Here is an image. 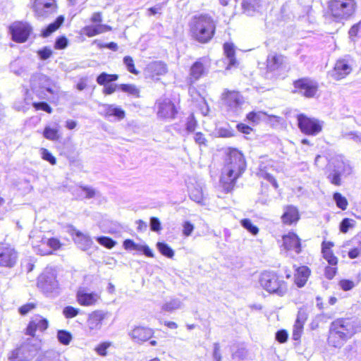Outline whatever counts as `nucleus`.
I'll return each mask as SVG.
<instances>
[{
  "mask_svg": "<svg viewBox=\"0 0 361 361\" xmlns=\"http://www.w3.org/2000/svg\"><path fill=\"white\" fill-rule=\"evenodd\" d=\"M236 128L238 131L245 135H249L253 131V128L252 127L243 123H238L236 125Z\"/></svg>",
  "mask_w": 361,
  "mask_h": 361,
  "instance_id": "nucleus-60",
  "label": "nucleus"
},
{
  "mask_svg": "<svg viewBox=\"0 0 361 361\" xmlns=\"http://www.w3.org/2000/svg\"><path fill=\"white\" fill-rule=\"evenodd\" d=\"M194 140L195 142L200 147L207 145V140L205 135L201 132H197L195 133Z\"/></svg>",
  "mask_w": 361,
  "mask_h": 361,
  "instance_id": "nucleus-58",
  "label": "nucleus"
},
{
  "mask_svg": "<svg viewBox=\"0 0 361 361\" xmlns=\"http://www.w3.org/2000/svg\"><path fill=\"white\" fill-rule=\"evenodd\" d=\"M37 307V302H27L22 305L18 309L19 314L22 316H25L30 312L33 311Z\"/></svg>",
  "mask_w": 361,
  "mask_h": 361,
  "instance_id": "nucleus-42",
  "label": "nucleus"
},
{
  "mask_svg": "<svg viewBox=\"0 0 361 361\" xmlns=\"http://www.w3.org/2000/svg\"><path fill=\"white\" fill-rule=\"evenodd\" d=\"M338 273V265L328 264L324 267V274L326 279L329 280L333 279Z\"/></svg>",
  "mask_w": 361,
  "mask_h": 361,
  "instance_id": "nucleus-46",
  "label": "nucleus"
},
{
  "mask_svg": "<svg viewBox=\"0 0 361 361\" xmlns=\"http://www.w3.org/2000/svg\"><path fill=\"white\" fill-rule=\"evenodd\" d=\"M293 269V283L297 288H301L307 284L312 274L311 269L306 265H294Z\"/></svg>",
  "mask_w": 361,
  "mask_h": 361,
  "instance_id": "nucleus-19",
  "label": "nucleus"
},
{
  "mask_svg": "<svg viewBox=\"0 0 361 361\" xmlns=\"http://www.w3.org/2000/svg\"><path fill=\"white\" fill-rule=\"evenodd\" d=\"M285 56L282 54H274L267 56L266 68L268 72H273L281 68L284 63Z\"/></svg>",
  "mask_w": 361,
  "mask_h": 361,
  "instance_id": "nucleus-25",
  "label": "nucleus"
},
{
  "mask_svg": "<svg viewBox=\"0 0 361 361\" xmlns=\"http://www.w3.org/2000/svg\"><path fill=\"white\" fill-rule=\"evenodd\" d=\"M356 322L349 317H341L334 320L329 327L327 342L329 345L340 348L344 343L357 333Z\"/></svg>",
  "mask_w": 361,
  "mask_h": 361,
  "instance_id": "nucleus-2",
  "label": "nucleus"
},
{
  "mask_svg": "<svg viewBox=\"0 0 361 361\" xmlns=\"http://www.w3.org/2000/svg\"><path fill=\"white\" fill-rule=\"evenodd\" d=\"M208 62L204 57H201L191 64L188 77V82L190 85L194 84L207 74Z\"/></svg>",
  "mask_w": 361,
  "mask_h": 361,
  "instance_id": "nucleus-13",
  "label": "nucleus"
},
{
  "mask_svg": "<svg viewBox=\"0 0 361 361\" xmlns=\"http://www.w3.org/2000/svg\"><path fill=\"white\" fill-rule=\"evenodd\" d=\"M154 331L152 329L145 326H136L130 333V338L137 343H142L147 341L154 336Z\"/></svg>",
  "mask_w": 361,
  "mask_h": 361,
  "instance_id": "nucleus-22",
  "label": "nucleus"
},
{
  "mask_svg": "<svg viewBox=\"0 0 361 361\" xmlns=\"http://www.w3.org/2000/svg\"><path fill=\"white\" fill-rule=\"evenodd\" d=\"M281 247L288 252L294 251L296 254L302 252V241L300 238L293 231H289L282 235Z\"/></svg>",
  "mask_w": 361,
  "mask_h": 361,
  "instance_id": "nucleus-16",
  "label": "nucleus"
},
{
  "mask_svg": "<svg viewBox=\"0 0 361 361\" xmlns=\"http://www.w3.org/2000/svg\"><path fill=\"white\" fill-rule=\"evenodd\" d=\"M112 345L110 341H104L99 343L94 348V350L97 355L104 357L107 355V349Z\"/></svg>",
  "mask_w": 361,
  "mask_h": 361,
  "instance_id": "nucleus-43",
  "label": "nucleus"
},
{
  "mask_svg": "<svg viewBox=\"0 0 361 361\" xmlns=\"http://www.w3.org/2000/svg\"><path fill=\"white\" fill-rule=\"evenodd\" d=\"M224 105L230 109H235L243 103V97L240 92L226 89L221 96Z\"/></svg>",
  "mask_w": 361,
  "mask_h": 361,
  "instance_id": "nucleus-20",
  "label": "nucleus"
},
{
  "mask_svg": "<svg viewBox=\"0 0 361 361\" xmlns=\"http://www.w3.org/2000/svg\"><path fill=\"white\" fill-rule=\"evenodd\" d=\"M49 326V322L47 318L40 314H36L29 320L24 333L26 336L34 338L37 331L44 333Z\"/></svg>",
  "mask_w": 361,
  "mask_h": 361,
  "instance_id": "nucleus-14",
  "label": "nucleus"
},
{
  "mask_svg": "<svg viewBox=\"0 0 361 361\" xmlns=\"http://www.w3.org/2000/svg\"><path fill=\"white\" fill-rule=\"evenodd\" d=\"M57 338L60 343L67 345L72 340V334L66 330H59L57 331Z\"/></svg>",
  "mask_w": 361,
  "mask_h": 361,
  "instance_id": "nucleus-40",
  "label": "nucleus"
},
{
  "mask_svg": "<svg viewBox=\"0 0 361 361\" xmlns=\"http://www.w3.org/2000/svg\"><path fill=\"white\" fill-rule=\"evenodd\" d=\"M335 243L333 241L324 240L321 243V253L324 259L331 265H338L339 259L334 251Z\"/></svg>",
  "mask_w": 361,
  "mask_h": 361,
  "instance_id": "nucleus-21",
  "label": "nucleus"
},
{
  "mask_svg": "<svg viewBox=\"0 0 361 361\" xmlns=\"http://www.w3.org/2000/svg\"><path fill=\"white\" fill-rule=\"evenodd\" d=\"M357 8L356 0H329L325 14L333 21L340 23L350 18Z\"/></svg>",
  "mask_w": 361,
  "mask_h": 361,
  "instance_id": "nucleus-4",
  "label": "nucleus"
},
{
  "mask_svg": "<svg viewBox=\"0 0 361 361\" xmlns=\"http://www.w3.org/2000/svg\"><path fill=\"white\" fill-rule=\"evenodd\" d=\"M150 228L152 231L159 232L161 230V222L157 217L150 218Z\"/></svg>",
  "mask_w": 361,
  "mask_h": 361,
  "instance_id": "nucleus-59",
  "label": "nucleus"
},
{
  "mask_svg": "<svg viewBox=\"0 0 361 361\" xmlns=\"http://www.w3.org/2000/svg\"><path fill=\"white\" fill-rule=\"evenodd\" d=\"M11 35V39L17 43L25 42L30 37L32 32V26L27 22L16 21L8 27Z\"/></svg>",
  "mask_w": 361,
  "mask_h": 361,
  "instance_id": "nucleus-12",
  "label": "nucleus"
},
{
  "mask_svg": "<svg viewBox=\"0 0 361 361\" xmlns=\"http://www.w3.org/2000/svg\"><path fill=\"white\" fill-rule=\"evenodd\" d=\"M32 106L36 111L42 110L48 114L52 112V108L46 102H33Z\"/></svg>",
  "mask_w": 361,
  "mask_h": 361,
  "instance_id": "nucleus-55",
  "label": "nucleus"
},
{
  "mask_svg": "<svg viewBox=\"0 0 361 361\" xmlns=\"http://www.w3.org/2000/svg\"><path fill=\"white\" fill-rule=\"evenodd\" d=\"M267 115L264 111H252L246 114V120L252 123H258L262 116Z\"/></svg>",
  "mask_w": 361,
  "mask_h": 361,
  "instance_id": "nucleus-41",
  "label": "nucleus"
},
{
  "mask_svg": "<svg viewBox=\"0 0 361 361\" xmlns=\"http://www.w3.org/2000/svg\"><path fill=\"white\" fill-rule=\"evenodd\" d=\"M355 221L353 219L349 218H344L339 225V230L343 233L348 232L350 228L355 226Z\"/></svg>",
  "mask_w": 361,
  "mask_h": 361,
  "instance_id": "nucleus-45",
  "label": "nucleus"
},
{
  "mask_svg": "<svg viewBox=\"0 0 361 361\" xmlns=\"http://www.w3.org/2000/svg\"><path fill=\"white\" fill-rule=\"evenodd\" d=\"M102 20L103 14L101 11L94 12L90 17V21L97 25H102Z\"/></svg>",
  "mask_w": 361,
  "mask_h": 361,
  "instance_id": "nucleus-62",
  "label": "nucleus"
},
{
  "mask_svg": "<svg viewBox=\"0 0 361 361\" xmlns=\"http://www.w3.org/2000/svg\"><path fill=\"white\" fill-rule=\"evenodd\" d=\"M288 334L285 329H281L276 333V340L280 343H284L288 341Z\"/></svg>",
  "mask_w": 361,
  "mask_h": 361,
  "instance_id": "nucleus-57",
  "label": "nucleus"
},
{
  "mask_svg": "<svg viewBox=\"0 0 361 361\" xmlns=\"http://www.w3.org/2000/svg\"><path fill=\"white\" fill-rule=\"evenodd\" d=\"M42 159L49 161L51 165L56 164V157L46 148L41 149Z\"/></svg>",
  "mask_w": 361,
  "mask_h": 361,
  "instance_id": "nucleus-51",
  "label": "nucleus"
},
{
  "mask_svg": "<svg viewBox=\"0 0 361 361\" xmlns=\"http://www.w3.org/2000/svg\"><path fill=\"white\" fill-rule=\"evenodd\" d=\"M31 8L38 20H46L56 13L59 6L56 0H34Z\"/></svg>",
  "mask_w": 361,
  "mask_h": 361,
  "instance_id": "nucleus-9",
  "label": "nucleus"
},
{
  "mask_svg": "<svg viewBox=\"0 0 361 361\" xmlns=\"http://www.w3.org/2000/svg\"><path fill=\"white\" fill-rule=\"evenodd\" d=\"M123 246L126 250H136L142 252L147 257H154L153 251L147 245L137 244L131 239H126L123 243Z\"/></svg>",
  "mask_w": 361,
  "mask_h": 361,
  "instance_id": "nucleus-23",
  "label": "nucleus"
},
{
  "mask_svg": "<svg viewBox=\"0 0 361 361\" xmlns=\"http://www.w3.org/2000/svg\"><path fill=\"white\" fill-rule=\"evenodd\" d=\"M179 104V100L164 97L155 101L154 109L159 119L171 121L177 117L180 109Z\"/></svg>",
  "mask_w": 361,
  "mask_h": 361,
  "instance_id": "nucleus-6",
  "label": "nucleus"
},
{
  "mask_svg": "<svg viewBox=\"0 0 361 361\" xmlns=\"http://www.w3.org/2000/svg\"><path fill=\"white\" fill-rule=\"evenodd\" d=\"M111 30L112 27L108 25H86L82 29V34L88 37H92Z\"/></svg>",
  "mask_w": 361,
  "mask_h": 361,
  "instance_id": "nucleus-27",
  "label": "nucleus"
},
{
  "mask_svg": "<svg viewBox=\"0 0 361 361\" xmlns=\"http://www.w3.org/2000/svg\"><path fill=\"white\" fill-rule=\"evenodd\" d=\"M338 285L343 291H349L355 286V283L353 280L345 279L340 280Z\"/></svg>",
  "mask_w": 361,
  "mask_h": 361,
  "instance_id": "nucleus-52",
  "label": "nucleus"
},
{
  "mask_svg": "<svg viewBox=\"0 0 361 361\" xmlns=\"http://www.w3.org/2000/svg\"><path fill=\"white\" fill-rule=\"evenodd\" d=\"M118 88L123 92L130 94L137 98L140 97V89L133 84L123 83L118 85Z\"/></svg>",
  "mask_w": 361,
  "mask_h": 361,
  "instance_id": "nucleus-34",
  "label": "nucleus"
},
{
  "mask_svg": "<svg viewBox=\"0 0 361 361\" xmlns=\"http://www.w3.org/2000/svg\"><path fill=\"white\" fill-rule=\"evenodd\" d=\"M106 317V314L102 310H97L92 312L87 319L90 329L92 330L99 329Z\"/></svg>",
  "mask_w": 361,
  "mask_h": 361,
  "instance_id": "nucleus-28",
  "label": "nucleus"
},
{
  "mask_svg": "<svg viewBox=\"0 0 361 361\" xmlns=\"http://www.w3.org/2000/svg\"><path fill=\"white\" fill-rule=\"evenodd\" d=\"M353 71L351 62L345 59L336 60L332 70L329 72L330 77L335 80L345 78Z\"/></svg>",
  "mask_w": 361,
  "mask_h": 361,
  "instance_id": "nucleus-15",
  "label": "nucleus"
},
{
  "mask_svg": "<svg viewBox=\"0 0 361 361\" xmlns=\"http://www.w3.org/2000/svg\"><path fill=\"white\" fill-rule=\"evenodd\" d=\"M307 317L304 314L298 313L293 325L292 338L294 341H300L303 334L305 323Z\"/></svg>",
  "mask_w": 361,
  "mask_h": 361,
  "instance_id": "nucleus-26",
  "label": "nucleus"
},
{
  "mask_svg": "<svg viewBox=\"0 0 361 361\" xmlns=\"http://www.w3.org/2000/svg\"><path fill=\"white\" fill-rule=\"evenodd\" d=\"M194 228L195 226L191 222L188 221H184L183 224V235L185 237L190 236L193 232Z\"/></svg>",
  "mask_w": 361,
  "mask_h": 361,
  "instance_id": "nucleus-56",
  "label": "nucleus"
},
{
  "mask_svg": "<svg viewBox=\"0 0 361 361\" xmlns=\"http://www.w3.org/2000/svg\"><path fill=\"white\" fill-rule=\"evenodd\" d=\"M8 360L10 361H27L25 352L23 350V346H18L12 350L9 353Z\"/></svg>",
  "mask_w": 361,
  "mask_h": 361,
  "instance_id": "nucleus-33",
  "label": "nucleus"
},
{
  "mask_svg": "<svg viewBox=\"0 0 361 361\" xmlns=\"http://www.w3.org/2000/svg\"><path fill=\"white\" fill-rule=\"evenodd\" d=\"M293 86L294 93H299L306 98L315 97L319 88L318 82L309 77H302L293 80Z\"/></svg>",
  "mask_w": 361,
  "mask_h": 361,
  "instance_id": "nucleus-10",
  "label": "nucleus"
},
{
  "mask_svg": "<svg viewBox=\"0 0 361 361\" xmlns=\"http://www.w3.org/2000/svg\"><path fill=\"white\" fill-rule=\"evenodd\" d=\"M19 252L9 243H0V267L12 269L18 262Z\"/></svg>",
  "mask_w": 361,
  "mask_h": 361,
  "instance_id": "nucleus-11",
  "label": "nucleus"
},
{
  "mask_svg": "<svg viewBox=\"0 0 361 361\" xmlns=\"http://www.w3.org/2000/svg\"><path fill=\"white\" fill-rule=\"evenodd\" d=\"M296 119L298 128L305 135L317 136L323 130L324 122L315 117L299 114L296 116Z\"/></svg>",
  "mask_w": 361,
  "mask_h": 361,
  "instance_id": "nucleus-7",
  "label": "nucleus"
},
{
  "mask_svg": "<svg viewBox=\"0 0 361 361\" xmlns=\"http://www.w3.org/2000/svg\"><path fill=\"white\" fill-rule=\"evenodd\" d=\"M301 214L299 208L293 204L283 207L281 221L283 225L287 226H295L300 220Z\"/></svg>",
  "mask_w": 361,
  "mask_h": 361,
  "instance_id": "nucleus-17",
  "label": "nucleus"
},
{
  "mask_svg": "<svg viewBox=\"0 0 361 361\" xmlns=\"http://www.w3.org/2000/svg\"><path fill=\"white\" fill-rule=\"evenodd\" d=\"M221 350L219 343L214 344L213 357L215 361H222Z\"/></svg>",
  "mask_w": 361,
  "mask_h": 361,
  "instance_id": "nucleus-61",
  "label": "nucleus"
},
{
  "mask_svg": "<svg viewBox=\"0 0 361 361\" xmlns=\"http://www.w3.org/2000/svg\"><path fill=\"white\" fill-rule=\"evenodd\" d=\"M157 247L159 252L164 257L171 259L174 256L173 250L164 242H157Z\"/></svg>",
  "mask_w": 361,
  "mask_h": 361,
  "instance_id": "nucleus-35",
  "label": "nucleus"
},
{
  "mask_svg": "<svg viewBox=\"0 0 361 361\" xmlns=\"http://www.w3.org/2000/svg\"><path fill=\"white\" fill-rule=\"evenodd\" d=\"M68 38L64 35H61L56 39L54 47L55 49L61 50L66 49L68 47Z\"/></svg>",
  "mask_w": 361,
  "mask_h": 361,
  "instance_id": "nucleus-49",
  "label": "nucleus"
},
{
  "mask_svg": "<svg viewBox=\"0 0 361 361\" xmlns=\"http://www.w3.org/2000/svg\"><path fill=\"white\" fill-rule=\"evenodd\" d=\"M97 241L101 245L108 249L113 248L116 244V242L115 240H114L111 238L107 236L99 237L97 238Z\"/></svg>",
  "mask_w": 361,
  "mask_h": 361,
  "instance_id": "nucleus-47",
  "label": "nucleus"
},
{
  "mask_svg": "<svg viewBox=\"0 0 361 361\" xmlns=\"http://www.w3.org/2000/svg\"><path fill=\"white\" fill-rule=\"evenodd\" d=\"M246 169L247 161L243 152L236 147H228L225 152L219 177V185L223 191L231 192Z\"/></svg>",
  "mask_w": 361,
  "mask_h": 361,
  "instance_id": "nucleus-1",
  "label": "nucleus"
},
{
  "mask_svg": "<svg viewBox=\"0 0 361 361\" xmlns=\"http://www.w3.org/2000/svg\"><path fill=\"white\" fill-rule=\"evenodd\" d=\"M262 6V0H242L241 8L243 13L252 15Z\"/></svg>",
  "mask_w": 361,
  "mask_h": 361,
  "instance_id": "nucleus-30",
  "label": "nucleus"
},
{
  "mask_svg": "<svg viewBox=\"0 0 361 361\" xmlns=\"http://www.w3.org/2000/svg\"><path fill=\"white\" fill-rule=\"evenodd\" d=\"M37 53L42 60H47L53 54L52 50L48 47H42L41 49H39Z\"/></svg>",
  "mask_w": 361,
  "mask_h": 361,
  "instance_id": "nucleus-54",
  "label": "nucleus"
},
{
  "mask_svg": "<svg viewBox=\"0 0 361 361\" xmlns=\"http://www.w3.org/2000/svg\"><path fill=\"white\" fill-rule=\"evenodd\" d=\"M77 302L82 306H92L96 305L99 299V294L96 293H86L78 290L76 293Z\"/></svg>",
  "mask_w": 361,
  "mask_h": 361,
  "instance_id": "nucleus-24",
  "label": "nucleus"
},
{
  "mask_svg": "<svg viewBox=\"0 0 361 361\" xmlns=\"http://www.w3.org/2000/svg\"><path fill=\"white\" fill-rule=\"evenodd\" d=\"M43 136L51 141H56L60 138V133L58 129L51 128L50 126H46L43 130Z\"/></svg>",
  "mask_w": 361,
  "mask_h": 361,
  "instance_id": "nucleus-36",
  "label": "nucleus"
},
{
  "mask_svg": "<svg viewBox=\"0 0 361 361\" xmlns=\"http://www.w3.org/2000/svg\"><path fill=\"white\" fill-rule=\"evenodd\" d=\"M223 47L224 54L229 60V66H235L237 64V60L235 58V49L234 44L231 42H225Z\"/></svg>",
  "mask_w": 361,
  "mask_h": 361,
  "instance_id": "nucleus-31",
  "label": "nucleus"
},
{
  "mask_svg": "<svg viewBox=\"0 0 361 361\" xmlns=\"http://www.w3.org/2000/svg\"><path fill=\"white\" fill-rule=\"evenodd\" d=\"M361 255V247H353L350 249L348 252V257L351 259H354L360 257Z\"/></svg>",
  "mask_w": 361,
  "mask_h": 361,
  "instance_id": "nucleus-64",
  "label": "nucleus"
},
{
  "mask_svg": "<svg viewBox=\"0 0 361 361\" xmlns=\"http://www.w3.org/2000/svg\"><path fill=\"white\" fill-rule=\"evenodd\" d=\"M333 198L336 202V206L341 210H345L348 206V201L347 198L342 195L341 193L336 192L333 195Z\"/></svg>",
  "mask_w": 361,
  "mask_h": 361,
  "instance_id": "nucleus-38",
  "label": "nucleus"
},
{
  "mask_svg": "<svg viewBox=\"0 0 361 361\" xmlns=\"http://www.w3.org/2000/svg\"><path fill=\"white\" fill-rule=\"evenodd\" d=\"M216 30L215 20L208 14L195 16L189 23V35L191 39L202 44L211 42Z\"/></svg>",
  "mask_w": 361,
  "mask_h": 361,
  "instance_id": "nucleus-3",
  "label": "nucleus"
},
{
  "mask_svg": "<svg viewBox=\"0 0 361 361\" xmlns=\"http://www.w3.org/2000/svg\"><path fill=\"white\" fill-rule=\"evenodd\" d=\"M330 183L334 185L340 186L342 183L341 173L340 171H334L332 173L328 176Z\"/></svg>",
  "mask_w": 361,
  "mask_h": 361,
  "instance_id": "nucleus-53",
  "label": "nucleus"
},
{
  "mask_svg": "<svg viewBox=\"0 0 361 361\" xmlns=\"http://www.w3.org/2000/svg\"><path fill=\"white\" fill-rule=\"evenodd\" d=\"M260 286L269 294L284 296L288 290V283L283 276L274 270H264L259 277Z\"/></svg>",
  "mask_w": 361,
  "mask_h": 361,
  "instance_id": "nucleus-5",
  "label": "nucleus"
},
{
  "mask_svg": "<svg viewBox=\"0 0 361 361\" xmlns=\"http://www.w3.org/2000/svg\"><path fill=\"white\" fill-rule=\"evenodd\" d=\"M118 88V85H117L107 84V85H106V86H104L102 92L105 95H109V94L114 93L117 90Z\"/></svg>",
  "mask_w": 361,
  "mask_h": 361,
  "instance_id": "nucleus-63",
  "label": "nucleus"
},
{
  "mask_svg": "<svg viewBox=\"0 0 361 361\" xmlns=\"http://www.w3.org/2000/svg\"><path fill=\"white\" fill-rule=\"evenodd\" d=\"M64 22V16H59L54 22L49 23L41 30L40 36L44 38L49 37L52 33L56 32L63 25Z\"/></svg>",
  "mask_w": 361,
  "mask_h": 361,
  "instance_id": "nucleus-29",
  "label": "nucleus"
},
{
  "mask_svg": "<svg viewBox=\"0 0 361 361\" xmlns=\"http://www.w3.org/2000/svg\"><path fill=\"white\" fill-rule=\"evenodd\" d=\"M197 126V121L193 114H191L186 120L185 128L187 131L194 132Z\"/></svg>",
  "mask_w": 361,
  "mask_h": 361,
  "instance_id": "nucleus-48",
  "label": "nucleus"
},
{
  "mask_svg": "<svg viewBox=\"0 0 361 361\" xmlns=\"http://www.w3.org/2000/svg\"><path fill=\"white\" fill-rule=\"evenodd\" d=\"M107 116H114L118 119H123L126 116V112L121 108L114 107L112 105H108L106 109Z\"/></svg>",
  "mask_w": 361,
  "mask_h": 361,
  "instance_id": "nucleus-37",
  "label": "nucleus"
},
{
  "mask_svg": "<svg viewBox=\"0 0 361 361\" xmlns=\"http://www.w3.org/2000/svg\"><path fill=\"white\" fill-rule=\"evenodd\" d=\"M240 224L252 235H257L259 233L258 227L254 225L252 221L249 219H241Z\"/></svg>",
  "mask_w": 361,
  "mask_h": 361,
  "instance_id": "nucleus-44",
  "label": "nucleus"
},
{
  "mask_svg": "<svg viewBox=\"0 0 361 361\" xmlns=\"http://www.w3.org/2000/svg\"><path fill=\"white\" fill-rule=\"evenodd\" d=\"M31 244L36 252L41 255H51L54 251L59 250L62 243L56 238L47 239L44 235H30Z\"/></svg>",
  "mask_w": 361,
  "mask_h": 361,
  "instance_id": "nucleus-8",
  "label": "nucleus"
},
{
  "mask_svg": "<svg viewBox=\"0 0 361 361\" xmlns=\"http://www.w3.org/2000/svg\"><path fill=\"white\" fill-rule=\"evenodd\" d=\"M118 78L119 76L118 74H109L106 72H102L99 75H97L96 81L98 85L101 86H106V85L110 82L116 81Z\"/></svg>",
  "mask_w": 361,
  "mask_h": 361,
  "instance_id": "nucleus-32",
  "label": "nucleus"
},
{
  "mask_svg": "<svg viewBox=\"0 0 361 361\" xmlns=\"http://www.w3.org/2000/svg\"><path fill=\"white\" fill-rule=\"evenodd\" d=\"M169 72L167 64L161 61L151 62L147 67V78L153 82H159Z\"/></svg>",
  "mask_w": 361,
  "mask_h": 361,
  "instance_id": "nucleus-18",
  "label": "nucleus"
},
{
  "mask_svg": "<svg viewBox=\"0 0 361 361\" xmlns=\"http://www.w3.org/2000/svg\"><path fill=\"white\" fill-rule=\"evenodd\" d=\"M79 314V310L73 306H66L63 310V314L66 319H72Z\"/></svg>",
  "mask_w": 361,
  "mask_h": 361,
  "instance_id": "nucleus-50",
  "label": "nucleus"
},
{
  "mask_svg": "<svg viewBox=\"0 0 361 361\" xmlns=\"http://www.w3.org/2000/svg\"><path fill=\"white\" fill-rule=\"evenodd\" d=\"M123 63L126 66V68L129 73L134 74L135 75H137L140 73V71L135 67V61L132 56H124Z\"/></svg>",
  "mask_w": 361,
  "mask_h": 361,
  "instance_id": "nucleus-39",
  "label": "nucleus"
}]
</instances>
